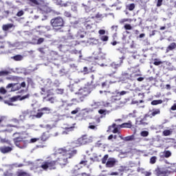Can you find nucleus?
Returning <instances> with one entry per match:
<instances>
[{"mask_svg": "<svg viewBox=\"0 0 176 176\" xmlns=\"http://www.w3.org/2000/svg\"><path fill=\"white\" fill-rule=\"evenodd\" d=\"M148 117H146V114H145L144 117L140 121V124H143L144 126H146L148 124V122H146V118Z\"/></svg>", "mask_w": 176, "mask_h": 176, "instance_id": "31", "label": "nucleus"}, {"mask_svg": "<svg viewBox=\"0 0 176 176\" xmlns=\"http://www.w3.org/2000/svg\"><path fill=\"white\" fill-rule=\"evenodd\" d=\"M77 90H78V93H76V94H78L79 96L87 97V96L90 94V90L87 87L80 88L78 87V88H77Z\"/></svg>", "mask_w": 176, "mask_h": 176, "instance_id": "9", "label": "nucleus"}, {"mask_svg": "<svg viewBox=\"0 0 176 176\" xmlns=\"http://www.w3.org/2000/svg\"><path fill=\"white\" fill-rule=\"evenodd\" d=\"M102 145H104V143H102V142H101V140H99V141H98V142L96 143L95 146H96V148H101V146H102Z\"/></svg>", "mask_w": 176, "mask_h": 176, "instance_id": "47", "label": "nucleus"}, {"mask_svg": "<svg viewBox=\"0 0 176 176\" xmlns=\"http://www.w3.org/2000/svg\"><path fill=\"white\" fill-rule=\"evenodd\" d=\"M78 153V151L70 148L69 150L65 149V148H60L57 150L56 165L58 164L63 168L68 164V159H72L75 155Z\"/></svg>", "mask_w": 176, "mask_h": 176, "instance_id": "1", "label": "nucleus"}, {"mask_svg": "<svg viewBox=\"0 0 176 176\" xmlns=\"http://www.w3.org/2000/svg\"><path fill=\"white\" fill-rule=\"evenodd\" d=\"M37 11L42 14H47L53 12L52 8L47 6V3H45L43 1H41V3L37 6Z\"/></svg>", "mask_w": 176, "mask_h": 176, "instance_id": "6", "label": "nucleus"}, {"mask_svg": "<svg viewBox=\"0 0 176 176\" xmlns=\"http://www.w3.org/2000/svg\"><path fill=\"white\" fill-rule=\"evenodd\" d=\"M116 164V160L115 158H109L106 163V167L112 168Z\"/></svg>", "mask_w": 176, "mask_h": 176, "instance_id": "18", "label": "nucleus"}, {"mask_svg": "<svg viewBox=\"0 0 176 176\" xmlns=\"http://www.w3.org/2000/svg\"><path fill=\"white\" fill-rule=\"evenodd\" d=\"M98 125H89L88 129H90V130H98Z\"/></svg>", "mask_w": 176, "mask_h": 176, "instance_id": "55", "label": "nucleus"}, {"mask_svg": "<svg viewBox=\"0 0 176 176\" xmlns=\"http://www.w3.org/2000/svg\"><path fill=\"white\" fill-rule=\"evenodd\" d=\"M82 72L84 73V75H87V74L89 73V69L87 68V67H84Z\"/></svg>", "mask_w": 176, "mask_h": 176, "instance_id": "51", "label": "nucleus"}, {"mask_svg": "<svg viewBox=\"0 0 176 176\" xmlns=\"http://www.w3.org/2000/svg\"><path fill=\"white\" fill-rule=\"evenodd\" d=\"M84 25L86 30H87L88 31H90L91 32H94V30H93V25H94V23H93L91 21H85L84 23Z\"/></svg>", "mask_w": 176, "mask_h": 176, "instance_id": "16", "label": "nucleus"}, {"mask_svg": "<svg viewBox=\"0 0 176 176\" xmlns=\"http://www.w3.org/2000/svg\"><path fill=\"white\" fill-rule=\"evenodd\" d=\"M85 9L86 12H90L93 10V6H85Z\"/></svg>", "mask_w": 176, "mask_h": 176, "instance_id": "49", "label": "nucleus"}, {"mask_svg": "<svg viewBox=\"0 0 176 176\" xmlns=\"http://www.w3.org/2000/svg\"><path fill=\"white\" fill-rule=\"evenodd\" d=\"M20 98V96H13L12 98H9V100H4V104H7L8 105H13V103L16 101H19Z\"/></svg>", "mask_w": 176, "mask_h": 176, "instance_id": "14", "label": "nucleus"}, {"mask_svg": "<svg viewBox=\"0 0 176 176\" xmlns=\"http://www.w3.org/2000/svg\"><path fill=\"white\" fill-rule=\"evenodd\" d=\"M10 124L6 125V129L1 131L2 135H6L7 133H12L13 131V129L10 127H17V124L20 123V120H17L16 118H12L10 120Z\"/></svg>", "mask_w": 176, "mask_h": 176, "instance_id": "5", "label": "nucleus"}, {"mask_svg": "<svg viewBox=\"0 0 176 176\" xmlns=\"http://www.w3.org/2000/svg\"><path fill=\"white\" fill-rule=\"evenodd\" d=\"M24 15V11L20 10L16 13L17 17H21V16Z\"/></svg>", "mask_w": 176, "mask_h": 176, "instance_id": "60", "label": "nucleus"}, {"mask_svg": "<svg viewBox=\"0 0 176 176\" xmlns=\"http://www.w3.org/2000/svg\"><path fill=\"white\" fill-rule=\"evenodd\" d=\"M157 176H168L170 171L167 169H162L160 168H157L155 170Z\"/></svg>", "mask_w": 176, "mask_h": 176, "instance_id": "12", "label": "nucleus"}, {"mask_svg": "<svg viewBox=\"0 0 176 176\" xmlns=\"http://www.w3.org/2000/svg\"><path fill=\"white\" fill-rule=\"evenodd\" d=\"M6 93H8V91H6L5 88H0V94H6Z\"/></svg>", "mask_w": 176, "mask_h": 176, "instance_id": "59", "label": "nucleus"}, {"mask_svg": "<svg viewBox=\"0 0 176 176\" xmlns=\"http://www.w3.org/2000/svg\"><path fill=\"white\" fill-rule=\"evenodd\" d=\"M65 42L69 43L68 46L71 47L76 46V45H78V41L75 40V38H74V36L72 35L67 36V38H65Z\"/></svg>", "mask_w": 176, "mask_h": 176, "instance_id": "7", "label": "nucleus"}, {"mask_svg": "<svg viewBox=\"0 0 176 176\" xmlns=\"http://www.w3.org/2000/svg\"><path fill=\"white\" fill-rule=\"evenodd\" d=\"M14 61H21L23 60V56L21 55H16L12 57Z\"/></svg>", "mask_w": 176, "mask_h": 176, "instance_id": "29", "label": "nucleus"}, {"mask_svg": "<svg viewBox=\"0 0 176 176\" xmlns=\"http://www.w3.org/2000/svg\"><path fill=\"white\" fill-rule=\"evenodd\" d=\"M98 34H99L100 36H102L105 35V30H100L98 31Z\"/></svg>", "mask_w": 176, "mask_h": 176, "instance_id": "61", "label": "nucleus"}, {"mask_svg": "<svg viewBox=\"0 0 176 176\" xmlns=\"http://www.w3.org/2000/svg\"><path fill=\"white\" fill-rule=\"evenodd\" d=\"M69 4H71V3L69 2L63 3L61 0L57 1V5H59L61 7L67 8V6H68Z\"/></svg>", "mask_w": 176, "mask_h": 176, "instance_id": "27", "label": "nucleus"}, {"mask_svg": "<svg viewBox=\"0 0 176 176\" xmlns=\"http://www.w3.org/2000/svg\"><path fill=\"white\" fill-rule=\"evenodd\" d=\"M37 141H38V144H41V139H39V138H32L30 140V142L32 144H33L34 142H36Z\"/></svg>", "mask_w": 176, "mask_h": 176, "instance_id": "48", "label": "nucleus"}, {"mask_svg": "<svg viewBox=\"0 0 176 176\" xmlns=\"http://www.w3.org/2000/svg\"><path fill=\"white\" fill-rule=\"evenodd\" d=\"M13 141L16 146H18V148H23V146L20 145L21 142H25V141L23 140V138H20V137L14 138L13 139Z\"/></svg>", "mask_w": 176, "mask_h": 176, "instance_id": "20", "label": "nucleus"}, {"mask_svg": "<svg viewBox=\"0 0 176 176\" xmlns=\"http://www.w3.org/2000/svg\"><path fill=\"white\" fill-rule=\"evenodd\" d=\"M112 129H114L112 131V133H113V134H116L118 133H120L119 129H118V127H116V124L115 123L112 124L111 126H109V130H112Z\"/></svg>", "mask_w": 176, "mask_h": 176, "instance_id": "25", "label": "nucleus"}, {"mask_svg": "<svg viewBox=\"0 0 176 176\" xmlns=\"http://www.w3.org/2000/svg\"><path fill=\"white\" fill-rule=\"evenodd\" d=\"M100 39L102 41V42H108V40L109 39V37L108 36H100Z\"/></svg>", "mask_w": 176, "mask_h": 176, "instance_id": "36", "label": "nucleus"}, {"mask_svg": "<svg viewBox=\"0 0 176 176\" xmlns=\"http://www.w3.org/2000/svg\"><path fill=\"white\" fill-rule=\"evenodd\" d=\"M156 160H157V157H156V156L151 157L150 159L151 164H155V163H156Z\"/></svg>", "mask_w": 176, "mask_h": 176, "instance_id": "43", "label": "nucleus"}, {"mask_svg": "<svg viewBox=\"0 0 176 176\" xmlns=\"http://www.w3.org/2000/svg\"><path fill=\"white\" fill-rule=\"evenodd\" d=\"M8 74H10V72L8 70L1 71L0 76H6Z\"/></svg>", "mask_w": 176, "mask_h": 176, "instance_id": "45", "label": "nucleus"}, {"mask_svg": "<svg viewBox=\"0 0 176 176\" xmlns=\"http://www.w3.org/2000/svg\"><path fill=\"white\" fill-rule=\"evenodd\" d=\"M16 175L17 176H30L27 172H24L23 170H20L16 172Z\"/></svg>", "mask_w": 176, "mask_h": 176, "instance_id": "28", "label": "nucleus"}, {"mask_svg": "<svg viewBox=\"0 0 176 176\" xmlns=\"http://www.w3.org/2000/svg\"><path fill=\"white\" fill-rule=\"evenodd\" d=\"M50 96H54V92L53 91V89L47 90V95L45 97H50Z\"/></svg>", "mask_w": 176, "mask_h": 176, "instance_id": "38", "label": "nucleus"}, {"mask_svg": "<svg viewBox=\"0 0 176 176\" xmlns=\"http://www.w3.org/2000/svg\"><path fill=\"white\" fill-rule=\"evenodd\" d=\"M4 176H14L13 173H9L8 171L5 172L3 174Z\"/></svg>", "mask_w": 176, "mask_h": 176, "instance_id": "64", "label": "nucleus"}, {"mask_svg": "<svg viewBox=\"0 0 176 176\" xmlns=\"http://www.w3.org/2000/svg\"><path fill=\"white\" fill-rule=\"evenodd\" d=\"M159 104H163V100H155L151 102V105H159Z\"/></svg>", "mask_w": 176, "mask_h": 176, "instance_id": "32", "label": "nucleus"}, {"mask_svg": "<svg viewBox=\"0 0 176 176\" xmlns=\"http://www.w3.org/2000/svg\"><path fill=\"white\" fill-rule=\"evenodd\" d=\"M118 127H120V129H131L133 127V122L129 120L127 122H124L118 125Z\"/></svg>", "mask_w": 176, "mask_h": 176, "instance_id": "17", "label": "nucleus"}, {"mask_svg": "<svg viewBox=\"0 0 176 176\" xmlns=\"http://www.w3.org/2000/svg\"><path fill=\"white\" fill-rule=\"evenodd\" d=\"M41 96H46V94L47 91H46V89L42 87V88H41Z\"/></svg>", "mask_w": 176, "mask_h": 176, "instance_id": "56", "label": "nucleus"}, {"mask_svg": "<svg viewBox=\"0 0 176 176\" xmlns=\"http://www.w3.org/2000/svg\"><path fill=\"white\" fill-rule=\"evenodd\" d=\"M10 14V12L9 10L3 11L2 19H8V17H9Z\"/></svg>", "mask_w": 176, "mask_h": 176, "instance_id": "37", "label": "nucleus"}, {"mask_svg": "<svg viewBox=\"0 0 176 176\" xmlns=\"http://www.w3.org/2000/svg\"><path fill=\"white\" fill-rule=\"evenodd\" d=\"M11 91H17V90H20L21 86L19 83H10L6 86V89H10Z\"/></svg>", "mask_w": 176, "mask_h": 176, "instance_id": "13", "label": "nucleus"}, {"mask_svg": "<svg viewBox=\"0 0 176 176\" xmlns=\"http://www.w3.org/2000/svg\"><path fill=\"white\" fill-rule=\"evenodd\" d=\"M176 49V43H171L166 49V53H169V52H173Z\"/></svg>", "mask_w": 176, "mask_h": 176, "instance_id": "23", "label": "nucleus"}, {"mask_svg": "<svg viewBox=\"0 0 176 176\" xmlns=\"http://www.w3.org/2000/svg\"><path fill=\"white\" fill-rule=\"evenodd\" d=\"M130 78H131V74L127 73V72L122 74L121 79H122V80H127V79H130Z\"/></svg>", "mask_w": 176, "mask_h": 176, "instance_id": "24", "label": "nucleus"}, {"mask_svg": "<svg viewBox=\"0 0 176 176\" xmlns=\"http://www.w3.org/2000/svg\"><path fill=\"white\" fill-rule=\"evenodd\" d=\"M56 157H57V154H52L48 157V160L43 162L41 165V168L45 171H47V170H56L57 168V162L54 160Z\"/></svg>", "mask_w": 176, "mask_h": 176, "instance_id": "2", "label": "nucleus"}, {"mask_svg": "<svg viewBox=\"0 0 176 176\" xmlns=\"http://www.w3.org/2000/svg\"><path fill=\"white\" fill-rule=\"evenodd\" d=\"M1 142H2L3 144H8V145H12L10 140H8L6 138H1Z\"/></svg>", "mask_w": 176, "mask_h": 176, "instance_id": "33", "label": "nucleus"}, {"mask_svg": "<svg viewBox=\"0 0 176 176\" xmlns=\"http://www.w3.org/2000/svg\"><path fill=\"white\" fill-rule=\"evenodd\" d=\"M56 94H64V89H56Z\"/></svg>", "mask_w": 176, "mask_h": 176, "instance_id": "50", "label": "nucleus"}, {"mask_svg": "<svg viewBox=\"0 0 176 176\" xmlns=\"http://www.w3.org/2000/svg\"><path fill=\"white\" fill-rule=\"evenodd\" d=\"M30 1H31L32 3H34V5H37V6H39V4H40L41 2H42L43 1L30 0Z\"/></svg>", "mask_w": 176, "mask_h": 176, "instance_id": "54", "label": "nucleus"}, {"mask_svg": "<svg viewBox=\"0 0 176 176\" xmlns=\"http://www.w3.org/2000/svg\"><path fill=\"white\" fill-rule=\"evenodd\" d=\"M37 28H38L37 32H38L40 35H43V34H46V32H49V31H52V27H50V25L37 26Z\"/></svg>", "mask_w": 176, "mask_h": 176, "instance_id": "10", "label": "nucleus"}, {"mask_svg": "<svg viewBox=\"0 0 176 176\" xmlns=\"http://www.w3.org/2000/svg\"><path fill=\"white\" fill-rule=\"evenodd\" d=\"M50 102V104H54L56 102V98L54 97H47V96H44L43 98V102Z\"/></svg>", "mask_w": 176, "mask_h": 176, "instance_id": "22", "label": "nucleus"}, {"mask_svg": "<svg viewBox=\"0 0 176 176\" xmlns=\"http://www.w3.org/2000/svg\"><path fill=\"white\" fill-rule=\"evenodd\" d=\"M134 140V135H131L129 136H126L124 138V141H133Z\"/></svg>", "mask_w": 176, "mask_h": 176, "instance_id": "41", "label": "nucleus"}, {"mask_svg": "<svg viewBox=\"0 0 176 176\" xmlns=\"http://www.w3.org/2000/svg\"><path fill=\"white\" fill-rule=\"evenodd\" d=\"M108 157H109V155L108 154H106L102 158V164H107V160H108Z\"/></svg>", "mask_w": 176, "mask_h": 176, "instance_id": "40", "label": "nucleus"}, {"mask_svg": "<svg viewBox=\"0 0 176 176\" xmlns=\"http://www.w3.org/2000/svg\"><path fill=\"white\" fill-rule=\"evenodd\" d=\"M64 16H65V17H72V15L71 14V12H69L68 11H65L64 12Z\"/></svg>", "mask_w": 176, "mask_h": 176, "instance_id": "62", "label": "nucleus"}, {"mask_svg": "<svg viewBox=\"0 0 176 176\" xmlns=\"http://www.w3.org/2000/svg\"><path fill=\"white\" fill-rule=\"evenodd\" d=\"M162 64H163V62H162L160 59H157V58L154 59V62H153L154 65L159 66V65H162Z\"/></svg>", "mask_w": 176, "mask_h": 176, "instance_id": "34", "label": "nucleus"}, {"mask_svg": "<svg viewBox=\"0 0 176 176\" xmlns=\"http://www.w3.org/2000/svg\"><path fill=\"white\" fill-rule=\"evenodd\" d=\"M164 157L168 158L170 156H171V151H165L164 152Z\"/></svg>", "mask_w": 176, "mask_h": 176, "instance_id": "44", "label": "nucleus"}, {"mask_svg": "<svg viewBox=\"0 0 176 176\" xmlns=\"http://www.w3.org/2000/svg\"><path fill=\"white\" fill-rule=\"evenodd\" d=\"M65 24L64 19L61 16H56L50 20V25L54 31H60Z\"/></svg>", "mask_w": 176, "mask_h": 176, "instance_id": "4", "label": "nucleus"}, {"mask_svg": "<svg viewBox=\"0 0 176 176\" xmlns=\"http://www.w3.org/2000/svg\"><path fill=\"white\" fill-rule=\"evenodd\" d=\"M96 19H104V15H102V14L98 12L96 16H95Z\"/></svg>", "mask_w": 176, "mask_h": 176, "instance_id": "52", "label": "nucleus"}, {"mask_svg": "<svg viewBox=\"0 0 176 176\" xmlns=\"http://www.w3.org/2000/svg\"><path fill=\"white\" fill-rule=\"evenodd\" d=\"M79 164H84V166H86L87 164V160H86V156L84 157V160L80 161Z\"/></svg>", "mask_w": 176, "mask_h": 176, "instance_id": "53", "label": "nucleus"}, {"mask_svg": "<svg viewBox=\"0 0 176 176\" xmlns=\"http://www.w3.org/2000/svg\"><path fill=\"white\" fill-rule=\"evenodd\" d=\"M94 140V138H93V136H90L87 134H85L78 138L74 142V144L76 146H83V145H89V144H91Z\"/></svg>", "mask_w": 176, "mask_h": 176, "instance_id": "3", "label": "nucleus"}, {"mask_svg": "<svg viewBox=\"0 0 176 176\" xmlns=\"http://www.w3.org/2000/svg\"><path fill=\"white\" fill-rule=\"evenodd\" d=\"M43 116V113L42 112H38L36 115L33 116V118H36L37 119H39Z\"/></svg>", "mask_w": 176, "mask_h": 176, "instance_id": "46", "label": "nucleus"}, {"mask_svg": "<svg viewBox=\"0 0 176 176\" xmlns=\"http://www.w3.org/2000/svg\"><path fill=\"white\" fill-rule=\"evenodd\" d=\"M157 115H160V109H153L152 110H149L148 113L146 114V118H155Z\"/></svg>", "mask_w": 176, "mask_h": 176, "instance_id": "11", "label": "nucleus"}, {"mask_svg": "<svg viewBox=\"0 0 176 176\" xmlns=\"http://www.w3.org/2000/svg\"><path fill=\"white\" fill-rule=\"evenodd\" d=\"M126 9L128 10H130V12L133 11V9H135V4L134 3H131L128 6H126Z\"/></svg>", "mask_w": 176, "mask_h": 176, "instance_id": "35", "label": "nucleus"}, {"mask_svg": "<svg viewBox=\"0 0 176 176\" xmlns=\"http://www.w3.org/2000/svg\"><path fill=\"white\" fill-rule=\"evenodd\" d=\"M122 99V97L120 96V95H119V93H117L116 95L112 96L111 97V104H114V102H118V101H120V100Z\"/></svg>", "mask_w": 176, "mask_h": 176, "instance_id": "19", "label": "nucleus"}, {"mask_svg": "<svg viewBox=\"0 0 176 176\" xmlns=\"http://www.w3.org/2000/svg\"><path fill=\"white\" fill-rule=\"evenodd\" d=\"M142 137H148L149 135V132L148 131H142L140 133Z\"/></svg>", "mask_w": 176, "mask_h": 176, "instance_id": "42", "label": "nucleus"}, {"mask_svg": "<svg viewBox=\"0 0 176 176\" xmlns=\"http://www.w3.org/2000/svg\"><path fill=\"white\" fill-rule=\"evenodd\" d=\"M162 134L164 137H168L173 134V131L171 129H166L162 132Z\"/></svg>", "mask_w": 176, "mask_h": 176, "instance_id": "26", "label": "nucleus"}, {"mask_svg": "<svg viewBox=\"0 0 176 176\" xmlns=\"http://www.w3.org/2000/svg\"><path fill=\"white\" fill-rule=\"evenodd\" d=\"M30 96L31 95L30 94H28L23 96H20L19 101H23V100H27V98H30Z\"/></svg>", "mask_w": 176, "mask_h": 176, "instance_id": "39", "label": "nucleus"}, {"mask_svg": "<svg viewBox=\"0 0 176 176\" xmlns=\"http://www.w3.org/2000/svg\"><path fill=\"white\" fill-rule=\"evenodd\" d=\"M13 27V24L12 23H8L7 25H3V31H8L10 28H12Z\"/></svg>", "mask_w": 176, "mask_h": 176, "instance_id": "30", "label": "nucleus"}, {"mask_svg": "<svg viewBox=\"0 0 176 176\" xmlns=\"http://www.w3.org/2000/svg\"><path fill=\"white\" fill-rule=\"evenodd\" d=\"M45 42V38H39L37 40V45H41V43H43Z\"/></svg>", "mask_w": 176, "mask_h": 176, "instance_id": "57", "label": "nucleus"}, {"mask_svg": "<svg viewBox=\"0 0 176 176\" xmlns=\"http://www.w3.org/2000/svg\"><path fill=\"white\" fill-rule=\"evenodd\" d=\"M124 28H125V30H132V27H131V25H130V24H126V25H124Z\"/></svg>", "mask_w": 176, "mask_h": 176, "instance_id": "63", "label": "nucleus"}, {"mask_svg": "<svg viewBox=\"0 0 176 176\" xmlns=\"http://www.w3.org/2000/svg\"><path fill=\"white\" fill-rule=\"evenodd\" d=\"M27 82H28V86H30V85H33L34 81L32 80L31 78H27Z\"/></svg>", "mask_w": 176, "mask_h": 176, "instance_id": "58", "label": "nucleus"}, {"mask_svg": "<svg viewBox=\"0 0 176 176\" xmlns=\"http://www.w3.org/2000/svg\"><path fill=\"white\" fill-rule=\"evenodd\" d=\"M12 151H13V148L10 146H4L0 147V152L1 153H9V152H12Z\"/></svg>", "mask_w": 176, "mask_h": 176, "instance_id": "21", "label": "nucleus"}, {"mask_svg": "<svg viewBox=\"0 0 176 176\" xmlns=\"http://www.w3.org/2000/svg\"><path fill=\"white\" fill-rule=\"evenodd\" d=\"M124 58H126V57L122 56L121 58H120V62L118 63L113 62L111 64V66L112 67V68H114V69H118V68L122 66V64H123V60H124Z\"/></svg>", "mask_w": 176, "mask_h": 176, "instance_id": "15", "label": "nucleus"}, {"mask_svg": "<svg viewBox=\"0 0 176 176\" xmlns=\"http://www.w3.org/2000/svg\"><path fill=\"white\" fill-rule=\"evenodd\" d=\"M50 138V133L49 132H44L41 136L39 138L40 139V144L41 145L39 146L40 148H43V144L47 141L48 139Z\"/></svg>", "mask_w": 176, "mask_h": 176, "instance_id": "8", "label": "nucleus"}]
</instances>
